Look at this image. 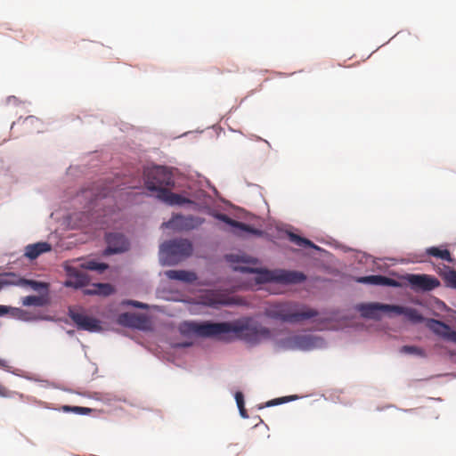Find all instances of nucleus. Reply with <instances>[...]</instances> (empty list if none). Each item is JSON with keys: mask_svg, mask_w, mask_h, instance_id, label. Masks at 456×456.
Listing matches in <instances>:
<instances>
[{"mask_svg": "<svg viewBox=\"0 0 456 456\" xmlns=\"http://www.w3.org/2000/svg\"><path fill=\"white\" fill-rule=\"evenodd\" d=\"M174 185V179L171 172L165 167H154L145 172V186L152 192H156V197L170 206H181L191 204L194 207L197 204L177 193L170 191Z\"/></svg>", "mask_w": 456, "mask_h": 456, "instance_id": "obj_1", "label": "nucleus"}, {"mask_svg": "<svg viewBox=\"0 0 456 456\" xmlns=\"http://www.w3.org/2000/svg\"><path fill=\"white\" fill-rule=\"evenodd\" d=\"M267 317L290 324H297L318 316L319 312L294 301L273 303L266 307Z\"/></svg>", "mask_w": 456, "mask_h": 456, "instance_id": "obj_2", "label": "nucleus"}, {"mask_svg": "<svg viewBox=\"0 0 456 456\" xmlns=\"http://www.w3.org/2000/svg\"><path fill=\"white\" fill-rule=\"evenodd\" d=\"M233 269L242 273H256V276L255 281L258 284H264L267 282H275L284 285L297 284L303 282L306 279V276L303 273L297 271H285L279 269L265 270L242 265H234Z\"/></svg>", "mask_w": 456, "mask_h": 456, "instance_id": "obj_3", "label": "nucleus"}, {"mask_svg": "<svg viewBox=\"0 0 456 456\" xmlns=\"http://www.w3.org/2000/svg\"><path fill=\"white\" fill-rule=\"evenodd\" d=\"M270 337V330L252 319L230 322L229 340L239 338L248 343L256 344L261 339L269 338Z\"/></svg>", "mask_w": 456, "mask_h": 456, "instance_id": "obj_4", "label": "nucleus"}, {"mask_svg": "<svg viewBox=\"0 0 456 456\" xmlns=\"http://www.w3.org/2000/svg\"><path fill=\"white\" fill-rule=\"evenodd\" d=\"M192 253V245L186 239H175L160 246L159 259L163 265H175Z\"/></svg>", "mask_w": 456, "mask_h": 456, "instance_id": "obj_5", "label": "nucleus"}, {"mask_svg": "<svg viewBox=\"0 0 456 456\" xmlns=\"http://www.w3.org/2000/svg\"><path fill=\"white\" fill-rule=\"evenodd\" d=\"M188 330L202 338H215L229 340L230 322H187Z\"/></svg>", "mask_w": 456, "mask_h": 456, "instance_id": "obj_6", "label": "nucleus"}, {"mask_svg": "<svg viewBox=\"0 0 456 456\" xmlns=\"http://www.w3.org/2000/svg\"><path fill=\"white\" fill-rule=\"evenodd\" d=\"M320 343V338L312 335H294L281 339L278 346L283 350L308 351L317 347Z\"/></svg>", "mask_w": 456, "mask_h": 456, "instance_id": "obj_7", "label": "nucleus"}, {"mask_svg": "<svg viewBox=\"0 0 456 456\" xmlns=\"http://www.w3.org/2000/svg\"><path fill=\"white\" fill-rule=\"evenodd\" d=\"M205 219L200 216L175 215L167 222L162 224L164 229L175 231H190L198 228Z\"/></svg>", "mask_w": 456, "mask_h": 456, "instance_id": "obj_8", "label": "nucleus"}, {"mask_svg": "<svg viewBox=\"0 0 456 456\" xmlns=\"http://www.w3.org/2000/svg\"><path fill=\"white\" fill-rule=\"evenodd\" d=\"M69 316L78 330L90 332L100 331L102 330L100 321L87 315L83 310L69 308Z\"/></svg>", "mask_w": 456, "mask_h": 456, "instance_id": "obj_9", "label": "nucleus"}, {"mask_svg": "<svg viewBox=\"0 0 456 456\" xmlns=\"http://www.w3.org/2000/svg\"><path fill=\"white\" fill-rule=\"evenodd\" d=\"M406 280L416 291H430L440 286L439 280L428 274H409Z\"/></svg>", "mask_w": 456, "mask_h": 456, "instance_id": "obj_10", "label": "nucleus"}, {"mask_svg": "<svg viewBox=\"0 0 456 456\" xmlns=\"http://www.w3.org/2000/svg\"><path fill=\"white\" fill-rule=\"evenodd\" d=\"M107 248L104 255L119 254L129 249L128 240L121 233L113 232L106 235Z\"/></svg>", "mask_w": 456, "mask_h": 456, "instance_id": "obj_11", "label": "nucleus"}, {"mask_svg": "<svg viewBox=\"0 0 456 456\" xmlns=\"http://www.w3.org/2000/svg\"><path fill=\"white\" fill-rule=\"evenodd\" d=\"M392 305L381 304V303H367L359 304L356 305V310L364 318L379 320L381 313H391Z\"/></svg>", "mask_w": 456, "mask_h": 456, "instance_id": "obj_12", "label": "nucleus"}, {"mask_svg": "<svg viewBox=\"0 0 456 456\" xmlns=\"http://www.w3.org/2000/svg\"><path fill=\"white\" fill-rule=\"evenodd\" d=\"M66 272L68 275V280L64 282L66 287L78 289L86 287L90 282L88 275L76 267L68 266L66 267Z\"/></svg>", "mask_w": 456, "mask_h": 456, "instance_id": "obj_13", "label": "nucleus"}, {"mask_svg": "<svg viewBox=\"0 0 456 456\" xmlns=\"http://www.w3.org/2000/svg\"><path fill=\"white\" fill-rule=\"evenodd\" d=\"M428 327L435 334L448 341L456 343V331L452 330L448 324L438 320L430 319L428 322Z\"/></svg>", "mask_w": 456, "mask_h": 456, "instance_id": "obj_14", "label": "nucleus"}, {"mask_svg": "<svg viewBox=\"0 0 456 456\" xmlns=\"http://www.w3.org/2000/svg\"><path fill=\"white\" fill-rule=\"evenodd\" d=\"M216 217L217 219L224 222L225 224H229L230 226L239 229L240 232H249V233H252L255 235H261L263 233L262 231L256 229L254 227H251L250 225H248L247 224L233 220L224 214H216Z\"/></svg>", "mask_w": 456, "mask_h": 456, "instance_id": "obj_15", "label": "nucleus"}, {"mask_svg": "<svg viewBox=\"0 0 456 456\" xmlns=\"http://www.w3.org/2000/svg\"><path fill=\"white\" fill-rule=\"evenodd\" d=\"M391 313L398 315L403 314L408 320L415 323L422 322L424 320L419 312L417 309L411 307L392 305Z\"/></svg>", "mask_w": 456, "mask_h": 456, "instance_id": "obj_16", "label": "nucleus"}, {"mask_svg": "<svg viewBox=\"0 0 456 456\" xmlns=\"http://www.w3.org/2000/svg\"><path fill=\"white\" fill-rule=\"evenodd\" d=\"M357 281L360 283H368V284H373V285L392 286V287L399 286L398 281H396L394 279L383 276V275L363 276V277H360L357 280Z\"/></svg>", "mask_w": 456, "mask_h": 456, "instance_id": "obj_17", "label": "nucleus"}, {"mask_svg": "<svg viewBox=\"0 0 456 456\" xmlns=\"http://www.w3.org/2000/svg\"><path fill=\"white\" fill-rule=\"evenodd\" d=\"M146 322V317L130 313H124L118 315V322L123 326L141 328Z\"/></svg>", "mask_w": 456, "mask_h": 456, "instance_id": "obj_18", "label": "nucleus"}, {"mask_svg": "<svg viewBox=\"0 0 456 456\" xmlns=\"http://www.w3.org/2000/svg\"><path fill=\"white\" fill-rule=\"evenodd\" d=\"M51 249L52 247L48 242H37L34 244H28L25 248L24 256L33 260L39 256L41 254L49 252Z\"/></svg>", "mask_w": 456, "mask_h": 456, "instance_id": "obj_19", "label": "nucleus"}, {"mask_svg": "<svg viewBox=\"0 0 456 456\" xmlns=\"http://www.w3.org/2000/svg\"><path fill=\"white\" fill-rule=\"evenodd\" d=\"M166 276L170 280L181 281L186 283H192L197 280V275L193 272L185 270H168Z\"/></svg>", "mask_w": 456, "mask_h": 456, "instance_id": "obj_20", "label": "nucleus"}, {"mask_svg": "<svg viewBox=\"0 0 456 456\" xmlns=\"http://www.w3.org/2000/svg\"><path fill=\"white\" fill-rule=\"evenodd\" d=\"M114 292L113 287L109 283H94L91 288L84 290L86 295L109 296Z\"/></svg>", "mask_w": 456, "mask_h": 456, "instance_id": "obj_21", "label": "nucleus"}, {"mask_svg": "<svg viewBox=\"0 0 456 456\" xmlns=\"http://www.w3.org/2000/svg\"><path fill=\"white\" fill-rule=\"evenodd\" d=\"M439 275L442 277L447 287L456 289V271L448 265L439 268Z\"/></svg>", "mask_w": 456, "mask_h": 456, "instance_id": "obj_22", "label": "nucleus"}, {"mask_svg": "<svg viewBox=\"0 0 456 456\" xmlns=\"http://www.w3.org/2000/svg\"><path fill=\"white\" fill-rule=\"evenodd\" d=\"M428 256L445 260L451 264H455L456 260L453 258L447 248H440L437 247H430L426 250Z\"/></svg>", "mask_w": 456, "mask_h": 456, "instance_id": "obj_23", "label": "nucleus"}, {"mask_svg": "<svg viewBox=\"0 0 456 456\" xmlns=\"http://www.w3.org/2000/svg\"><path fill=\"white\" fill-rule=\"evenodd\" d=\"M15 285H22V286H29L34 290H40L42 289H46L47 286L44 282L32 281V280H25V279H20L15 275Z\"/></svg>", "mask_w": 456, "mask_h": 456, "instance_id": "obj_24", "label": "nucleus"}, {"mask_svg": "<svg viewBox=\"0 0 456 456\" xmlns=\"http://www.w3.org/2000/svg\"><path fill=\"white\" fill-rule=\"evenodd\" d=\"M80 266L85 270L97 271L98 273H102L109 267L107 264L98 263L94 260L86 261Z\"/></svg>", "mask_w": 456, "mask_h": 456, "instance_id": "obj_25", "label": "nucleus"}, {"mask_svg": "<svg viewBox=\"0 0 456 456\" xmlns=\"http://www.w3.org/2000/svg\"><path fill=\"white\" fill-rule=\"evenodd\" d=\"M289 240L296 245L303 248H316V246L309 240L300 237L299 235H297L295 233L290 232L289 234Z\"/></svg>", "mask_w": 456, "mask_h": 456, "instance_id": "obj_26", "label": "nucleus"}, {"mask_svg": "<svg viewBox=\"0 0 456 456\" xmlns=\"http://www.w3.org/2000/svg\"><path fill=\"white\" fill-rule=\"evenodd\" d=\"M203 304L209 306H216L217 305L224 304V301L217 297L214 292L208 291L203 297Z\"/></svg>", "mask_w": 456, "mask_h": 456, "instance_id": "obj_27", "label": "nucleus"}, {"mask_svg": "<svg viewBox=\"0 0 456 456\" xmlns=\"http://www.w3.org/2000/svg\"><path fill=\"white\" fill-rule=\"evenodd\" d=\"M22 305L25 306H43L45 305V299L39 296H27L22 298Z\"/></svg>", "mask_w": 456, "mask_h": 456, "instance_id": "obj_28", "label": "nucleus"}, {"mask_svg": "<svg viewBox=\"0 0 456 456\" xmlns=\"http://www.w3.org/2000/svg\"><path fill=\"white\" fill-rule=\"evenodd\" d=\"M16 284L15 274L13 273H0V290L10 285Z\"/></svg>", "mask_w": 456, "mask_h": 456, "instance_id": "obj_29", "label": "nucleus"}, {"mask_svg": "<svg viewBox=\"0 0 456 456\" xmlns=\"http://www.w3.org/2000/svg\"><path fill=\"white\" fill-rule=\"evenodd\" d=\"M63 409L65 411H73L75 413H79V414H86L91 411V409H89V408L79 407V406H74V407L64 406Z\"/></svg>", "mask_w": 456, "mask_h": 456, "instance_id": "obj_30", "label": "nucleus"}, {"mask_svg": "<svg viewBox=\"0 0 456 456\" xmlns=\"http://www.w3.org/2000/svg\"><path fill=\"white\" fill-rule=\"evenodd\" d=\"M9 308V313H11V314L13 316V317H16L18 319H22V320H25V315L27 314V313L20 309V308H12V307H8Z\"/></svg>", "mask_w": 456, "mask_h": 456, "instance_id": "obj_31", "label": "nucleus"}, {"mask_svg": "<svg viewBox=\"0 0 456 456\" xmlns=\"http://www.w3.org/2000/svg\"><path fill=\"white\" fill-rule=\"evenodd\" d=\"M225 257H226V260L228 262L232 263V264H239V263H247V262H248L244 257H240V256L233 255V254L227 255Z\"/></svg>", "mask_w": 456, "mask_h": 456, "instance_id": "obj_32", "label": "nucleus"}, {"mask_svg": "<svg viewBox=\"0 0 456 456\" xmlns=\"http://www.w3.org/2000/svg\"><path fill=\"white\" fill-rule=\"evenodd\" d=\"M123 304L127 305H133V306H134L136 308H140V309H148L149 308L147 304H144V303H142L139 301H135V300H126V301H124Z\"/></svg>", "mask_w": 456, "mask_h": 456, "instance_id": "obj_33", "label": "nucleus"}, {"mask_svg": "<svg viewBox=\"0 0 456 456\" xmlns=\"http://www.w3.org/2000/svg\"><path fill=\"white\" fill-rule=\"evenodd\" d=\"M123 304L127 305H133V306H134L136 308H140V309H148L149 308L147 304H144V303H142L139 301H135V300H126V301H124Z\"/></svg>", "mask_w": 456, "mask_h": 456, "instance_id": "obj_34", "label": "nucleus"}, {"mask_svg": "<svg viewBox=\"0 0 456 456\" xmlns=\"http://www.w3.org/2000/svg\"><path fill=\"white\" fill-rule=\"evenodd\" d=\"M401 351L407 354H420V349L414 346H404Z\"/></svg>", "mask_w": 456, "mask_h": 456, "instance_id": "obj_35", "label": "nucleus"}, {"mask_svg": "<svg viewBox=\"0 0 456 456\" xmlns=\"http://www.w3.org/2000/svg\"><path fill=\"white\" fill-rule=\"evenodd\" d=\"M285 402H288L287 398L286 397H282V398H277V399H274V400H272V401H269L266 405L267 406H273V405H278L280 403H285Z\"/></svg>", "mask_w": 456, "mask_h": 456, "instance_id": "obj_36", "label": "nucleus"}, {"mask_svg": "<svg viewBox=\"0 0 456 456\" xmlns=\"http://www.w3.org/2000/svg\"><path fill=\"white\" fill-rule=\"evenodd\" d=\"M235 399L238 407L244 406V397L241 392H237L235 394Z\"/></svg>", "mask_w": 456, "mask_h": 456, "instance_id": "obj_37", "label": "nucleus"}, {"mask_svg": "<svg viewBox=\"0 0 456 456\" xmlns=\"http://www.w3.org/2000/svg\"><path fill=\"white\" fill-rule=\"evenodd\" d=\"M8 395H9V391L7 390V388L4 387V386L0 385V396L6 397Z\"/></svg>", "mask_w": 456, "mask_h": 456, "instance_id": "obj_38", "label": "nucleus"}, {"mask_svg": "<svg viewBox=\"0 0 456 456\" xmlns=\"http://www.w3.org/2000/svg\"><path fill=\"white\" fill-rule=\"evenodd\" d=\"M9 314V308L5 305H0V316Z\"/></svg>", "mask_w": 456, "mask_h": 456, "instance_id": "obj_39", "label": "nucleus"}, {"mask_svg": "<svg viewBox=\"0 0 456 456\" xmlns=\"http://www.w3.org/2000/svg\"><path fill=\"white\" fill-rule=\"evenodd\" d=\"M239 410H240V415L243 417V418H248V415H247V412H246V409L244 406H240V407H238Z\"/></svg>", "mask_w": 456, "mask_h": 456, "instance_id": "obj_40", "label": "nucleus"}, {"mask_svg": "<svg viewBox=\"0 0 456 456\" xmlns=\"http://www.w3.org/2000/svg\"><path fill=\"white\" fill-rule=\"evenodd\" d=\"M0 367L7 368L8 367L7 362L4 360H0Z\"/></svg>", "mask_w": 456, "mask_h": 456, "instance_id": "obj_41", "label": "nucleus"}]
</instances>
